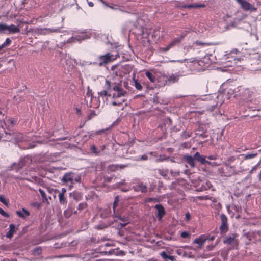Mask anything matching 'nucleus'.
<instances>
[{
	"label": "nucleus",
	"instance_id": "obj_1",
	"mask_svg": "<svg viewBox=\"0 0 261 261\" xmlns=\"http://www.w3.org/2000/svg\"><path fill=\"white\" fill-rule=\"evenodd\" d=\"M171 62H185V65L188 66L189 64H192V66L194 68H196L198 70H205L211 63L212 61L208 56H204L203 58L200 60L193 59L191 60L190 61L187 59L183 60H172Z\"/></svg>",
	"mask_w": 261,
	"mask_h": 261
},
{
	"label": "nucleus",
	"instance_id": "obj_2",
	"mask_svg": "<svg viewBox=\"0 0 261 261\" xmlns=\"http://www.w3.org/2000/svg\"><path fill=\"white\" fill-rule=\"evenodd\" d=\"M224 94L225 97L227 100H228L232 96H236L237 94L234 95L235 93L238 92V95L242 96L244 98H247L248 95L250 94V91L248 89H244L242 87H239L236 89L227 88L223 92H222Z\"/></svg>",
	"mask_w": 261,
	"mask_h": 261
},
{
	"label": "nucleus",
	"instance_id": "obj_3",
	"mask_svg": "<svg viewBox=\"0 0 261 261\" xmlns=\"http://www.w3.org/2000/svg\"><path fill=\"white\" fill-rule=\"evenodd\" d=\"M119 57V55L118 53L115 54L108 53L105 55L99 56L96 59V61L94 62L93 64L99 66H105L115 60Z\"/></svg>",
	"mask_w": 261,
	"mask_h": 261
},
{
	"label": "nucleus",
	"instance_id": "obj_4",
	"mask_svg": "<svg viewBox=\"0 0 261 261\" xmlns=\"http://www.w3.org/2000/svg\"><path fill=\"white\" fill-rule=\"evenodd\" d=\"M238 50L237 49H233L229 53H226L223 57V59L225 60L223 62L227 66H233V64H236L239 59L237 58V54Z\"/></svg>",
	"mask_w": 261,
	"mask_h": 261
},
{
	"label": "nucleus",
	"instance_id": "obj_5",
	"mask_svg": "<svg viewBox=\"0 0 261 261\" xmlns=\"http://www.w3.org/2000/svg\"><path fill=\"white\" fill-rule=\"evenodd\" d=\"M80 181L81 177L73 173H66L62 178V181L69 185L70 189H71L73 184L80 182Z\"/></svg>",
	"mask_w": 261,
	"mask_h": 261
},
{
	"label": "nucleus",
	"instance_id": "obj_6",
	"mask_svg": "<svg viewBox=\"0 0 261 261\" xmlns=\"http://www.w3.org/2000/svg\"><path fill=\"white\" fill-rule=\"evenodd\" d=\"M91 37V34L89 32L81 33L80 34L74 36H72L69 38L67 39V40H64L63 44L61 45L57 44L58 47H62L63 45L67 43L74 42L75 41H81L86 39H88Z\"/></svg>",
	"mask_w": 261,
	"mask_h": 261
},
{
	"label": "nucleus",
	"instance_id": "obj_7",
	"mask_svg": "<svg viewBox=\"0 0 261 261\" xmlns=\"http://www.w3.org/2000/svg\"><path fill=\"white\" fill-rule=\"evenodd\" d=\"M185 37V35H181L180 36L174 38L168 44L163 47L159 48V51L162 53H164L168 51L170 49L174 47L176 45L179 44Z\"/></svg>",
	"mask_w": 261,
	"mask_h": 261
},
{
	"label": "nucleus",
	"instance_id": "obj_8",
	"mask_svg": "<svg viewBox=\"0 0 261 261\" xmlns=\"http://www.w3.org/2000/svg\"><path fill=\"white\" fill-rule=\"evenodd\" d=\"M185 37V35H181L180 36L174 38L168 44L163 47L159 48V51L162 53H164L168 51L170 49L174 47L176 45L179 44Z\"/></svg>",
	"mask_w": 261,
	"mask_h": 261
},
{
	"label": "nucleus",
	"instance_id": "obj_9",
	"mask_svg": "<svg viewBox=\"0 0 261 261\" xmlns=\"http://www.w3.org/2000/svg\"><path fill=\"white\" fill-rule=\"evenodd\" d=\"M32 162V160L29 156H25L21 159L18 163H14L12 166L13 170L18 171L20 169L23 167L28 166Z\"/></svg>",
	"mask_w": 261,
	"mask_h": 261
},
{
	"label": "nucleus",
	"instance_id": "obj_10",
	"mask_svg": "<svg viewBox=\"0 0 261 261\" xmlns=\"http://www.w3.org/2000/svg\"><path fill=\"white\" fill-rule=\"evenodd\" d=\"M91 90H89L88 89V92L86 94L85 99L87 102L88 101V99L90 100V103L89 106L90 107H92L95 109H97L99 108L100 105V100L97 97H94L92 96Z\"/></svg>",
	"mask_w": 261,
	"mask_h": 261
},
{
	"label": "nucleus",
	"instance_id": "obj_11",
	"mask_svg": "<svg viewBox=\"0 0 261 261\" xmlns=\"http://www.w3.org/2000/svg\"><path fill=\"white\" fill-rule=\"evenodd\" d=\"M59 55L60 60V63L62 66H64L68 64L70 65L73 63L77 64L76 60L75 59L71 58L69 55H67L66 54L63 52H60Z\"/></svg>",
	"mask_w": 261,
	"mask_h": 261
},
{
	"label": "nucleus",
	"instance_id": "obj_12",
	"mask_svg": "<svg viewBox=\"0 0 261 261\" xmlns=\"http://www.w3.org/2000/svg\"><path fill=\"white\" fill-rule=\"evenodd\" d=\"M59 55L60 60V63L62 66H64L68 64L70 65L73 63L77 64L76 60L75 59L71 58L69 55H67L66 54L63 52H60Z\"/></svg>",
	"mask_w": 261,
	"mask_h": 261
},
{
	"label": "nucleus",
	"instance_id": "obj_13",
	"mask_svg": "<svg viewBox=\"0 0 261 261\" xmlns=\"http://www.w3.org/2000/svg\"><path fill=\"white\" fill-rule=\"evenodd\" d=\"M111 88L115 91V93L113 94L114 98L121 97L127 94V92L122 89L120 84H111Z\"/></svg>",
	"mask_w": 261,
	"mask_h": 261
},
{
	"label": "nucleus",
	"instance_id": "obj_14",
	"mask_svg": "<svg viewBox=\"0 0 261 261\" xmlns=\"http://www.w3.org/2000/svg\"><path fill=\"white\" fill-rule=\"evenodd\" d=\"M113 216L115 218V221H120V225L121 228L125 226L128 223H129V220L128 217L121 214L119 212H117L116 213L113 214Z\"/></svg>",
	"mask_w": 261,
	"mask_h": 261
},
{
	"label": "nucleus",
	"instance_id": "obj_15",
	"mask_svg": "<svg viewBox=\"0 0 261 261\" xmlns=\"http://www.w3.org/2000/svg\"><path fill=\"white\" fill-rule=\"evenodd\" d=\"M216 98L217 99L216 104L213 105L208 108V110L210 111H213L216 108H219L226 99L224 94L222 92H219L217 94Z\"/></svg>",
	"mask_w": 261,
	"mask_h": 261
},
{
	"label": "nucleus",
	"instance_id": "obj_16",
	"mask_svg": "<svg viewBox=\"0 0 261 261\" xmlns=\"http://www.w3.org/2000/svg\"><path fill=\"white\" fill-rule=\"evenodd\" d=\"M241 6V7L246 11L254 12L256 10V8L251 4L247 2L246 0H236Z\"/></svg>",
	"mask_w": 261,
	"mask_h": 261
},
{
	"label": "nucleus",
	"instance_id": "obj_17",
	"mask_svg": "<svg viewBox=\"0 0 261 261\" xmlns=\"http://www.w3.org/2000/svg\"><path fill=\"white\" fill-rule=\"evenodd\" d=\"M12 138L16 144L19 143L20 142L28 141L30 140V137L24 136L20 133H15L12 134Z\"/></svg>",
	"mask_w": 261,
	"mask_h": 261
},
{
	"label": "nucleus",
	"instance_id": "obj_18",
	"mask_svg": "<svg viewBox=\"0 0 261 261\" xmlns=\"http://www.w3.org/2000/svg\"><path fill=\"white\" fill-rule=\"evenodd\" d=\"M221 224L220 226V230L221 233H225L228 230V220L227 217L224 214L220 215Z\"/></svg>",
	"mask_w": 261,
	"mask_h": 261
},
{
	"label": "nucleus",
	"instance_id": "obj_19",
	"mask_svg": "<svg viewBox=\"0 0 261 261\" xmlns=\"http://www.w3.org/2000/svg\"><path fill=\"white\" fill-rule=\"evenodd\" d=\"M60 32L59 28H39L37 29L36 32L40 35H46L52 33H57Z\"/></svg>",
	"mask_w": 261,
	"mask_h": 261
},
{
	"label": "nucleus",
	"instance_id": "obj_20",
	"mask_svg": "<svg viewBox=\"0 0 261 261\" xmlns=\"http://www.w3.org/2000/svg\"><path fill=\"white\" fill-rule=\"evenodd\" d=\"M237 235L235 233H232L225 237L223 243L225 244H233L237 245L238 244V241L236 239Z\"/></svg>",
	"mask_w": 261,
	"mask_h": 261
},
{
	"label": "nucleus",
	"instance_id": "obj_21",
	"mask_svg": "<svg viewBox=\"0 0 261 261\" xmlns=\"http://www.w3.org/2000/svg\"><path fill=\"white\" fill-rule=\"evenodd\" d=\"M133 189L136 192H141L142 193H146L147 191V187L143 182H140L137 185L133 187Z\"/></svg>",
	"mask_w": 261,
	"mask_h": 261
},
{
	"label": "nucleus",
	"instance_id": "obj_22",
	"mask_svg": "<svg viewBox=\"0 0 261 261\" xmlns=\"http://www.w3.org/2000/svg\"><path fill=\"white\" fill-rule=\"evenodd\" d=\"M105 86L107 88L106 90H103L101 91L100 92H98L99 96H108V91H110L111 89V83L110 81L108 80L106 81V84ZM109 96H110V95L109 94Z\"/></svg>",
	"mask_w": 261,
	"mask_h": 261
},
{
	"label": "nucleus",
	"instance_id": "obj_23",
	"mask_svg": "<svg viewBox=\"0 0 261 261\" xmlns=\"http://www.w3.org/2000/svg\"><path fill=\"white\" fill-rule=\"evenodd\" d=\"M154 207L158 211L156 216L161 220L165 213L164 208L161 204H156Z\"/></svg>",
	"mask_w": 261,
	"mask_h": 261
},
{
	"label": "nucleus",
	"instance_id": "obj_24",
	"mask_svg": "<svg viewBox=\"0 0 261 261\" xmlns=\"http://www.w3.org/2000/svg\"><path fill=\"white\" fill-rule=\"evenodd\" d=\"M194 158L201 164H205L207 163V161L206 160V156L201 155L198 152H196L194 154Z\"/></svg>",
	"mask_w": 261,
	"mask_h": 261
},
{
	"label": "nucleus",
	"instance_id": "obj_25",
	"mask_svg": "<svg viewBox=\"0 0 261 261\" xmlns=\"http://www.w3.org/2000/svg\"><path fill=\"white\" fill-rule=\"evenodd\" d=\"M185 161L188 163L192 168H194L195 166V158L194 156H192L189 155H186L184 156Z\"/></svg>",
	"mask_w": 261,
	"mask_h": 261
},
{
	"label": "nucleus",
	"instance_id": "obj_26",
	"mask_svg": "<svg viewBox=\"0 0 261 261\" xmlns=\"http://www.w3.org/2000/svg\"><path fill=\"white\" fill-rule=\"evenodd\" d=\"M207 240V237L204 235H201L199 236L198 238H196L194 243L197 244L199 246H202L204 244L205 241Z\"/></svg>",
	"mask_w": 261,
	"mask_h": 261
},
{
	"label": "nucleus",
	"instance_id": "obj_27",
	"mask_svg": "<svg viewBox=\"0 0 261 261\" xmlns=\"http://www.w3.org/2000/svg\"><path fill=\"white\" fill-rule=\"evenodd\" d=\"M15 228L16 226L13 224H11L9 225V230L6 233V237L7 238L11 239L14 233L15 232Z\"/></svg>",
	"mask_w": 261,
	"mask_h": 261
},
{
	"label": "nucleus",
	"instance_id": "obj_28",
	"mask_svg": "<svg viewBox=\"0 0 261 261\" xmlns=\"http://www.w3.org/2000/svg\"><path fill=\"white\" fill-rule=\"evenodd\" d=\"M252 63H251V65L253 64H257L258 65L261 64V56L256 53L254 55V56L252 57Z\"/></svg>",
	"mask_w": 261,
	"mask_h": 261
},
{
	"label": "nucleus",
	"instance_id": "obj_29",
	"mask_svg": "<svg viewBox=\"0 0 261 261\" xmlns=\"http://www.w3.org/2000/svg\"><path fill=\"white\" fill-rule=\"evenodd\" d=\"M17 215L20 218H25L30 215V212L23 208L21 210L16 211Z\"/></svg>",
	"mask_w": 261,
	"mask_h": 261
},
{
	"label": "nucleus",
	"instance_id": "obj_30",
	"mask_svg": "<svg viewBox=\"0 0 261 261\" xmlns=\"http://www.w3.org/2000/svg\"><path fill=\"white\" fill-rule=\"evenodd\" d=\"M7 31H9L10 33H16L20 32V29L18 27L11 24L10 25H7Z\"/></svg>",
	"mask_w": 261,
	"mask_h": 261
},
{
	"label": "nucleus",
	"instance_id": "obj_31",
	"mask_svg": "<svg viewBox=\"0 0 261 261\" xmlns=\"http://www.w3.org/2000/svg\"><path fill=\"white\" fill-rule=\"evenodd\" d=\"M205 7V5L204 4H197L196 3L189 4V5H185L181 6L182 8H201V7Z\"/></svg>",
	"mask_w": 261,
	"mask_h": 261
},
{
	"label": "nucleus",
	"instance_id": "obj_32",
	"mask_svg": "<svg viewBox=\"0 0 261 261\" xmlns=\"http://www.w3.org/2000/svg\"><path fill=\"white\" fill-rule=\"evenodd\" d=\"M213 187L212 184L209 181H206L204 184H202L201 186L200 191H205L211 189Z\"/></svg>",
	"mask_w": 261,
	"mask_h": 261
},
{
	"label": "nucleus",
	"instance_id": "obj_33",
	"mask_svg": "<svg viewBox=\"0 0 261 261\" xmlns=\"http://www.w3.org/2000/svg\"><path fill=\"white\" fill-rule=\"evenodd\" d=\"M119 202V196H116L115 197V200L113 202V214L116 213L117 212H119L117 208Z\"/></svg>",
	"mask_w": 261,
	"mask_h": 261
},
{
	"label": "nucleus",
	"instance_id": "obj_34",
	"mask_svg": "<svg viewBox=\"0 0 261 261\" xmlns=\"http://www.w3.org/2000/svg\"><path fill=\"white\" fill-rule=\"evenodd\" d=\"M103 129H99L98 130H91L90 132H87V135L88 136V138H91L95 135L101 134L102 132H103Z\"/></svg>",
	"mask_w": 261,
	"mask_h": 261
},
{
	"label": "nucleus",
	"instance_id": "obj_35",
	"mask_svg": "<svg viewBox=\"0 0 261 261\" xmlns=\"http://www.w3.org/2000/svg\"><path fill=\"white\" fill-rule=\"evenodd\" d=\"M100 111L98 110V111H97V112H96L94 110H91L90 111V112L88 114V115H87V118L86 119V121H88V120H91V119H92L94 117H95V116H96L97 114H98L99 113Z\"/></svg>",
	"mask_w": 261,
	"mask_h": 261
},
{
	"label": "nucleus",
	"instance_id": "obj_36",
	"mask_svg": "<svg viewBox=\"0 0 261 261\" xmlns=\"http://www.w3.org/2000/svg\"><path fill=\"white\" fill-rule=\"evenodd\" d=\"M58 197L60 203L62 205L66 206L67 203V200L65 197L64 195H63V194H59Z\"/></svg>",
	"mask_w": 261,
	"mask_h": 261
},
{
	"label": "nucleus",
	"instance_id": "obj_37",
	"mask_svg": "<svg viewBox=\"0 0 261 261\" xmlns=\"http://www.w3.org/2000/svg\"><path fill=\"white\" fill-rule=\"evenodd\" d=\"M159 173L165 179L167 178L169 174V170L167 169H159Z\"/></svg>",
	"mask_w": 261,
	"mask_h": 261
},
{
	"label": "nucleus",
	"instance_id": "obj_38",
	"mask_svg": "<svg viewBox=\"0 0 261 261\" xmlns=\"http://www.w3.org/2000/svg\"><path fill=\"white\" fill-rule=\"evenodd\" d=\"M208 45V43H205L200 41H196L194 42L193 44V46L195 48L198 46H205Z\"/></svg>",
	"mask_w": 261,
	"mask_h": 261
},
{
	"label": "nucleus",
	"instance_id": "obj_39",
	"mask_svg": "<svg viewBox=\"0 0 261 261\" xmlns=\"http://www.w3.org/2000/svg\"><path fill=\"white\" fill-rule=\"evenodd\" d=\"M145 75L147 77V78L151 82H154L155 80V77L154 74L151 73L149 71H146L145 72Z\"/></svg>",
	"mask_w": 261,
	"mask_h": 261
},
{
	"label": "nucleus",
	"instance_id": "obj_40",
	"mask_svg": "<svg viewBox=\"0 0 261 261\" xmlns=\"http://www.w3.org/2000/svg\"><path fill=\"white\" fill-rule=\"evenodd\" d=\"M118 170V164L110 165L108 167V170L110 172H114Z\"/></svg>",
	"mask_w": 261,
	"mask_h": 261
},
{
	"label": "nucleus",
	"instance_id": "obj_41",
	"mask_svg": "<svg viewBox=\"0 0 261 261\" xmlns=\"http://www.w3.org/2000/svg\"><path fill=\"white\" fill-rule=\"evenodd\" d=\"M257 153H249L247 154H242V156H243L244 160H249L253 159L257 156Z\"/></svg>",
	"mask_w": 261,
	"mask_h": 261
},
{
	"label": "nucleus",
	"instance_id": "obj_42",
	"mask_svg": "<svg viewBox=\"0 0 261 261\" xmlns=\"http://www.w3.org/2000/svg\"><path fill=\"white\" fill-rule=\"evenodd\" d=\"M39 191L40 193L41 197H42L43 202H48V199L47 198V197L46 196V194H45V192L43 190H41V189H40L39 190Z\"/></svg>",
	"mask_w": 261,
	"mask_h": 261
},
{
	"label": "nucleus",
	"instance_id": "obj_43",
	"mask_svg": "<svg viewBox=\"0 0 261 261\" xmlns=\"http://www.w3.org/2000/svg\"><path fill=\"white\" fill-rule=\"evenodd\" d=\"M11 43V39L9 38H7L6 39L5 41L2 45H0V48H1L2 49L3 48L9 45Z\"/></svg>",
	"mask_w": 261,
	"mask_h": 261
},
{
	"label": "nucleus",
	"instance_id": "obj_44",
	"mask_svg": "<svg viewBox=\"0 0 261 261\" xmlns=\"http://www.w3.org/2000/svg\"><path fill=\"white\" fill-rule=\"evenodd\" d=\"M42 252V248L41 247H37L33 250L34 255H40Z\"/></svg>",
	"mask_w": 261,
	"mask_h": 261
},
{
	"label": "nucleus",
	"instance_id": "obj_45",
	"mask_svg": "<svg viewBox=\"0 0 261 261\" xmlns=\"http://www.w3.org/2000/svg\"><path fill=\"white\" fill-rule=\"evenodd\" d=\"M134 86H135V88L138 90H141L142 89V86L141 84L139 82H138L137 80L134 79Z\"/></svg>",
	"mask_w": 261,
	"mask_h": 261
},
{
	"label": "nucleus",
	"instance_id": "obj_46",
	"mask_svg": "<svg viewBox=\"0 0 261 261\" xmlns=\"http://www.w3.org/2000/svg\"><path fill=\"white\" fill-rule=\"evenodd\" d=\"M178 76L172 74L169 77V80L173 83H175L178 80Z\"/></svg>",
	"mask_w": 261,
	"mask_h": 261
},
{
	"label": "nucleus",
	"instance_id": "obj_47",
	"mask_svg": "<svg viewBox=\"0 0 261 261\" xmlns=\"http://www.w3.org/2000/svg\"><path fill=\"white\" fill-rule=\"evenodd\" d=\"M8 121L10 122L11 125L12 126L16 125L17 123V119H16V118L15 119V118H11L8 119Z\"/></svg>",
	"mask_w": 261,
	"mask_h": 261
},
{
	"label": "nucleus",
	"instance_id": "obj_48",
	"mask_svg": "<svg viewBox=\"0 0 261 261\" xmlns=\"http://www.w3.org/2000/svg\"><path fill=\"white\" fill-rule=\"evenodd\" d=\"M190 235L191 234L189 232L185 231L181 233L180 236L182 238L186 239L189 238Z\"/></svg>",
	"mask_w": 261,
	"mask_h": 261
},
{
	"label": "nucleus",
	"instance_id": "obj_49",
	"mask_svg": "<svg viewBox=\"0 0 261 261\" xmlns=\"http://www.w3.org/2000/svg\"><path fill=\"white\" fill-rule=\"evenodd\" d=\"M7 25L5 23H0V32H3L7 31Z\"/></svg>",
	"mask_w": 261,
	"mask_h": 261
},
{
	"label": "nucleus",
	"instance_id": "obj_50",
	"mask_svg": "<svg viewBox=\"0 0 261 261\" xmlns=\"http://www.w3.org/2000/svg\"><path fill=\"white\" fill-rule=\"evenodd\" d=\"M90 150L92 153L95 154L96 155H97L99 154V152L97 151V148L94 145H92L91 147Z\"/></svg>",
	"mask_w": 261,
	"mask_h": 261
},
{
	"label": "nucleus",
	"instance_id": "obj_51",
	"mask_svg": "<svg viewBox=\"0 0 261 261\" xmlns=\"http://www.w3.org/2000/svg\"><path fill=\"white\" fill-rule=\"evenodd\" d=\"M218 156L217 154H212L206 156V158L210 160H216L218 159Z\"/></svg>",
	"mask_w": 261,
	"mask_h": 261
},
{
	"label": "nucleus",
	"instance_id": "obj_52",
	"mask_svg": "<svg viewBox=\"0 0 261 261\" xmlns=\"http://www.w3.org/2000/svg\"><path fill=\"white\" fill-rule=\"evenodd\" d=\"M160 255L161 256V257L163 258L166 259H168V256H169V255H168L167 253L165 251L161 252L160 253Z\"/></svg>",
	"mask_w": 261,
	"mask_h": 261
},
{
	"label": "nucleus",
	"instance_id": "obj_53",
	"mask_svg": "<svg viewBox=\"0 0 261 261\" xmlns=\"http://www.w3.org/2000/svg\"><path fill=\"white\" fill-rule=\"evenodd\" d=\"M0 214L3 216L8 218L9 217V215L8 213L5 212L2 208L0 207Z\"/></svg>",
	"mask_w": 261,
	"mask_h": 261
},
{
	"label": "nucleus",
	"instance_id": "obj_54",
	"mask_svg": "<svg viewBox=\"0 0 261 261\" xmlns=\"http://www.w3.org/2000/svg\"><path fill=\"white\" fill-rule=\"evenodd\" d=\"M130 164H118V169H123L125 168L128 167Z\"/></svg>",
	"mask_w": 261,
	"mask_h": 261
},
{
	"label": "nucleus",
	"instance_id": "obj_55",
	"mask_svg": "<svg viewBox=\"0 0 261 261\" xmlns=\"http://www.w3.org/2000/svg\"><path fill=\"white\" fill-rule=\"evenodd\" d=\"M146 202H158V200L157 198H148L147 199H146Z\"/></svg>",
	"mask_w": 261,
	"mask_h": 261
},
{
	"label": "nucleus",
	"instance_id": "obj_56",
	"mask_svg": "<svg viewBox=\"0 0 261 261\" xmlns=\"http://www.w3.org/2000/svg\"><path fill=\"white\" fill-rule=\"evenodd\" d=\"M0 201L5 205H8V202L2 196H0Z\"/></svg>",
	"mask_w": 261,
	"mask_h": 261
},
{
	"label": "nucleus",
	"instance_id": "obj_57",
	"mask_svg": "<svg viewBox=\"0 0 261 261\" xmlns=\"http://www.w3.org/2000/svg\"><path fill=\"white\" fill-rule=\"evenodd\" d=\"M207 164L208 165H210L212 166H219V164H218L217 163L215 162H210V161H207Z\"/></svg>",
	"mask_w": 261,
	"mask_h": 261
},
{
	"label": "nucleus",
	"instance_id": "obj_58",
	"mask_svg": "<svg viewBox=\"0 0 261 261\" xmlns=\"http://www.w3.org/2000/svg\"><path fill=\"white\" fill-rule=\"evenodd\" d=\"M166 159L164 158L162 155H160L159 157L155 160L156 162H162L165 160Z\"/></svg>",
	"mask_w": 261,
	"mask_h": 261
},
{
	"label": "nucleus",
	"instance_id": "obj_59",
	"mask_svg": "<svg viewBox=\"0 0 261 261\" xmlns=\"http://www.w3.org/2000/svg\"><path fill=\"white\" fill-rule=\"evenodd\" d=\"M89 138H88V136L87 135V132L82 137L83 141L84 142L87 141Z\"/></svg>",
	"mask_w": 261,
	"mask_h": 261
},
{
	"label": "nucleus",
	"instance_id": "obj_60",
	"mask_svg": "<svg viewBox=\"0 0 261 261\" xmlns=\"http://www.w3.org/2000/svg\"><path fill=\"white\" fill-rule=\"evenodd\" d=\"M148 157L147 154H143V155H141L139 159L141 160H147L148 159Z\"/></svg>",
	"mask_w": 261,
	"mask_h": 261
},
{
	"label": "nucleus",
	"instance_id": "obj_61",
	"mask_svg": "<svg viewBox=\"0 0 261 261\" xmlns=\"http://www.w3.org/2000/svg\"><path fill=\"white\" fill-rule=\"evenodd\" d=\"M258 166V164H257V165H256L255 166H254L252 168V169L250 171V174H251V173H253V172L254 170H256L257 169Z\"/></svg>",
	"mask_w": 261,
	"mask_h": 261
},
{
	"label": "nucleus",
	"instance_id": "obj_62",
	"mask_svg": "<svg viewBox=\"0 0 261 261\" xmlns=\"http://www.w3.org/2000/svg\"><path fill=\"white\" fill-rule=\"evenodd\" d=\"M108 226V225H97V228L98 229H102L105 227H107Z\"/></svg>",
	"mask_w": 261,
	"mask_h": 261
},
{
	"label": "nucleus",
	"instance_id": "obj_63",
	"mask_svg": "<svg viewBox=\"0 0 261 261\" xmlns=\"http://www.w3.org/2000/svg\"><path fill=\"white\" fill-rule=\"evenodd\" d=\"M153 35H154L155 36H158L160 37V35L159 31L158 30H154Z\"/></svg>",
	"mask_w": 261,
	"mask_h": 261
},
{
	"label": "nucleus",
	"instance_id": "obj_64",
	"mask_svg": "<svg viewBox=\"0 0 261 261\" xmlns=\"http://www.w3.org/2000/svg\"><path fill=\"white\" fill-rule=\"evenodd\" d=\"M254 235L255 236H256V235H258V236H261V231H254Z\"/></svg>",
	"mask_w": 261,
	"mask_h": 261
}]
</instances>
